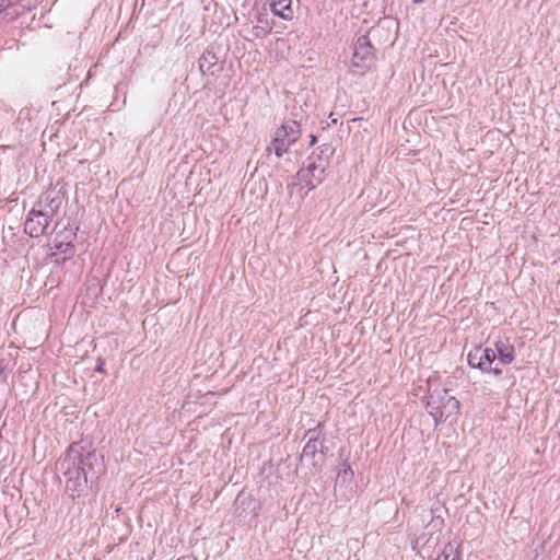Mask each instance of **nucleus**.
Here are the masks:
<instances>
[{"label": "nucleus", "mask_w": 560, "mask_h": 560, "mask_svg": "<svg viewBox=\"0 0 560 560\" xmlns=\"http://www.w3.org/2000/svg\"><path fill=\"white\" fill-rule=\"evenodd\" d=\"M427 411L436 425L446 421L456 422L460 412V402L447 389L436 388L428 395Z\"/></svg>", "instance_id": "f257e3e1"}, {"label": "nucleus", "mask_w": 560, "mask_h": 560, "mask_svg": "<svg viewBox=\"0 0 560 560\" xmlns=\"http://www.w3.org/2000/svg\"><path fill=\"white\" fill-rule=\"evenodd\" d=\"M317 150L318 153L310 156L307 166L301 168L296 174L298 185L301 186V189L305 188L306 194L314 190L325 179V172L328 166V158L325 155L327 149L318 148Z\"/></svg>", "instance_id": "f03ea898"}, {"label": "nucleus", "mask_w": 560, "mask_h": 560, "mask_svg": "<svg viewBox=\"0 0 560 560\" xmlns=\"http://www.w3.org/2000/svg\"><path fill=\"white\" fill-rule=\"evenodd\" d=\"M300 137V125L295 120L285 121L273 131L268 151H272L275 155L280 159L290 152Z\"/></svg>", "instance_id": "7ed1b4c3"}, {"label": "nucleus", "mask_w": 560, "mask_h": 560, "mask_svg": "<svg viewBox=\"0 0 560 560\" xmlns=\"http://www.w3.org/2000/svg\"><path fill=\"white\" fill-rule=\"evenodd\" d=\"M54 202L55 199H49V196H43L40 198L37 203L38 209H32L25 220V233L32 237H38L45 232L54 215Z\"/></svg>", "instance_id": "20e7f679"}, {"label": "nucleus", "mask_w": 560, "mask_h": 560, "mask_svg": "<svg viewBox=\"0 0 560 560\" xmlns=\"http://www.w3.org/2000/svg\"><path fill=\"white\" fill-rule=\"evenodd\" d=\"M467 362L469 366L479 369L485 373H490L495 376L502 374V370L499 368L497 353L492 348L475 347L467 354Z\"/></svg>", "instance_id": "39448f33"}, {"label": "nucleus", "mask_w": 560, "mask_h": 560, "mask_svg": "<svg viewBox=\"0 0 560 560\" xmlns=\"http://www.w3.org/2000/svg\"><path fill=\"white\" fill-rule=\"evenodd\" d=\"M74 238L75 232L72 229L65 228L55 233L50 244V255L55 257L56 261L66 260L74 255Z\"/></svg>", "instance_id": "423d86ee"}, {"label": "nucleus", "mask_w": 560, "mask_h": 560, "mask_svg": "<svg viewBox=\"0 0 560 560\" xmlns=\"http://www.w3.org/2000/svg\"><path fill=\"white\" fill-rule=\"evenodd\" d=\"M301 462L312 467L314 471H318L325 462L323 442L311 438L303 448Z\"/></svg>", "instance_id": "0eeeda50"}, {"label": "nucleus", "mask_w": 560, "mask_h": 560, "mask_svg": "<svg viewBox=\"0 0 560 560\" xmlns=\"http://www.w3.org/2000/svg\"><path fill=\"white\" fill-rule=\"evenodd\" d=\"M373 59L372 47L365 37H360L357 42L352 65L354 67H368Z\"/></svg>", "instance_id": "6e6552de"}, {"label": "nucleus", "mask_w": 560, "mask_h": 560, "mask_svg": "<svg viewBox=\"0 0 560 560\" xmlns=\"http://www.w3.org/2000/svg\"><path fill=\"white\" fill-rule=\"evenodd\" d=\"M494 351L497 353L499 364L508 365L513 362L515 357V349L514 346L511 345L508 340H498L494 343Z\"/></svg>", "instance_id": "1a4fd4ad"}, {"label": "nucleus", "mask_w": 560, "mask_h": 560, "mask_svg": "<svg viewBox=\"0 0 560 560\" xmlns=\"http://www.w3.org/2000/svg\"><path fill=\"white\" fill-rule=\"evenodd\" d=\"M291 3L292 0H272L271 10L273 14L278 15L282 20L291 21L294 16Z\"/></svg>", "instance_id": "9d476101"}, {"label": "nucleus", "mask_w": 560, "mask_h": 560, "mask_svg": "<svg viewBox=\"0 0 560 560\" xmlns=\"http://www.w3.org/2000/svg\"><path fill=\"white\" fill-rule=\"evenodd\" d=\"M433 560H460V555L455 546L447 544Z\"/></svg>", "instance_id": "9b49d317"}, {"label": "nucleus", "mask_w": 560, "mask_h": 560, "mask_svg": "<svg viewBox=\"0 0 560 560\" xmlns=\"http://www.w3.org/2000/svg\"><path fill=\"white\" fill-rule=\"evenodd\" d=\"M97 460H98V456L96 453H89L86 455V457L84 458L83 467L81 468V470H82V474H83L85 480H86V475H88L85 466H89L90 468H92L93 462L96 463Z\"/></svg>", "instance_id": "f8f14e48"}, {"label": "nucleus", "mask_w": 560, "mask_h": 560, "mask_svg": "<svg viewBox=\"0 0 560 560\" xmlns=\"http://www.w3.org/2000/svg\"><path fill=\"white\" fill-rule=\"evenodd\" d=\"M13 0H0V11L11 5Z\"/></svg>", "instance_id": "ddd939ff"}, {"label": "nucleus", "mask_w": 560, "mask_h": 560, "mask_svg": "<svg viewBox=\"0 0 560 560\" xmlns=\"http://www.w3.org/2000/svg\"><path fill=\"white\" fill-rule=\"evenodd\" d=\"M74 460H75V456H73V453H72V452H70V453H69V455H68V457L62 462V464H61V465H62V466H65V464H66V463H69V462L74 463Z\"/></svg>", "instance_id": "4468645a"}, {"label": "nucleus", "mask_w": 560, "mask_h": 560, "mask_svg": "<svg viewBox=\"0 0 560 560\" xmlns=\"http://www.w3.org/2000/svg\"><path fill=\"white\" fill-rule=\"evenodd\" d=\"M67 474L70 476V478H72V476H78V477H79L80 471H79V469L71 470V469L68 467Z\"/></svg>", "instance_id": "2eb2a0df"}, {"label": "nucleus", "mask_w": 560, "mask_h": 560, "mask_svg": "<svg viewBox=\"0 0 560 560\" xmlns=\"http://www.w3.org/2000/svg\"><path fill=\"white\" fill-rule=\"evenodd\" d=\"M353 475V471L351 470V468L349 466H347L345 469H343V476L345 477H352Z\"/></svg>", "instance_id": "dca6fc26"}, {"label": "nucleus", "mask_w": 560, "mask_h": 560, "mask_svg": "<svg viewBox=\"0 0 560 560\" xmlns=\"http://www.w3.org/2000/svg\"><path fill=\"white\" fill-rule=\"evenodd\" d=\"M276 43H277V44H279V43H283V39L278 38V39L276 40Z\"/></svg>", "instance_id": "f3484780"}, {"label": "nucleus", "mask_w": 560, "mask_h": 560, "mask_svg": "<svg viewBox=\"0 0 560 560\" xmlns=\"http://www.w3.org/2000/svg\"><path fill=\"white\" fill-rule=\"evenodd\" d=\"M315 140H316V138H315L314 136H312V138H311V142H312V143H314V142H315Z\"/></svg>", "instance_id": "a211bd4d"}, {"label": "nucleus", "mask_w": 560, "mask_h": 560, "mask_svg": "<svg viewBox=\"0 0 560 560\" xmlns=\"http://www.w3.org/2000/svg\"><path fill=\"white\" fill-rule=\"evenodd\" d=\"M178 560H190L189 558H180Z\"/></svg>", "instance_id": "6ab92c4d"}]
</instances>
